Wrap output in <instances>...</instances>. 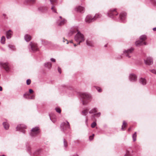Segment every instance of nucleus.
Listing matches in <instances>:
<instances>
[{
	"label": "nucleus",
	"mask_w": 156,
	"mask_h": 156,
	"mask_svg": "<svg viewBox=\"0 0 156 156\" xmlns=\"http://www.w3.org/2000/svg\"><path fill=\"white\" fill-rule=\"evenodd\" d=\"M108 17L116 21L125 23L126 22V14L125 12H122L119 15L116 9H110L107 13Z\"/></svg>",
	"instance_id": "f257e3e1"
},
{
	"label": "nucleus",
	"mask_w": 156,
	"mask_h": 156,
	"mask_svg": "<svg viewBox=\"0 0 156 156\" xmlns=\"http://www.w3.org/2000/svg\"><path fill=\"white\" fill-rule=\"evenodd\" d=\"M94 135V134H93L92 136H89V140L90 141L92 140L93 139Z\"/></svg>",
	"instance_id": "49530a36"
},
{
	"label": "nucleus",
	"mask_w": 156,
	"mask_h": 156,
	"mask_svg": "<svg viewBox=\"0 0 156 156\" xmlns=\"http://www.w3.org/2000/svg\"><path fill=\"white\" fill-rule=\"evenodd\" d=\"M88 110L87 109H86L82 111V114L83 115H86L87 113L88 112Z\"/></svg>",
	"instance_id": "72a5a7b5"
},
{
	"label": "nucleus",
	"mask_w": 156,
	"mask_h": 156,
	"mask_svg": "<svg viewBox=\"0 0 156 156\" xmlns=\"http://www.w3.org/2000/svg\"><path fill=\"white\" fill-rule=\"evenodd\" d=\"M73 45H74V46H75V47H76L77 46V45L76 44H73Z\"/></svg>",
	"instance_id": "13d9d810"
},
{
	"label": "nucleus",
	"mask_w": 156,
	"mask_h": 156,
	"mask_svg": "<svg viewBox=\"0 0 156 156\" xmlns=\"http://www.w3.org/2000/svg\"><path fill=\"white\" fill-rule=\"evenodd\" d=\"M39 132V128L38 127H35L31 129L30 134L31 136H34L38 134Z\"/></svg>",
	"instance_id": "1a4fd4ad"
},
{
	"label": "nucleus",
	"mask_w": 156,
	"mask_h": 156,
	"mask_svg": "<svg viewBox=\"0 0 156 156\" xmlns=\"http://www.w3.org/2000/svg\"><path fill=\"white\" fill-rule=\"evenodd\" d=\"M133 50L134 48H131L124 51L123 54L126 57L130 58L132 56Z\"/></svg>",
	"instance_id": "0eeeda50"
},
{
	"label": "nucleus",
	"mask_w": 156,
	"mask_h": 156,
	"mask_svg": "<svg viewBox=\"0 0 156 156\" xmlns=\"http://www.w3.org/2000/svg\"><path fill=\"white\" fill-rule=\"evenodd\" d=\"M97 112V108H94L90 110L89 112V113L90 114H93L94 113H96Z\"/></svg>",
	"instance_id": "2f4dec72"
},
{
	"label": "nucleus",
	"mask_w": 156,
	"mask_h": 156,
	"mask_svg": "<svg viewBox=\"0 0 156 156\" xmlns=\"http://www.w3.org/2000/svg\"><path fill=\"white\" fill-rule=\"evenodd\" d=\"M96 88V89L98 91V92H100L101 91V90L99 87H95Z\"/></svg>",
	"instance_id": "09e8293b"
},
{
	"label": "nucleus",
	"mask_w": 156,
	"mask_h": 156,
	"mask_svg": "<svg viewBox=\"0 0 156 156\" xmlns=\"http://www.w3.org/2000/svg\"><path fill=\"white\" fill-rule=\"evenodd\" d=\"M63 42H65L66 41V44H68L69 42H68V40L67 39H65L64 37L63 38Z\"/></svg>",
	"instance_id": "de8ad7c7"
},
{
	"label": "nucleus",
	"mask_w": 156,
	"mask_h": 156,
	"mask_svg": "<svg viewBox=\"0 0 156 156\" xmlns=\"http://www.w3.org/2000/svg\"><path fill=\"white\" fill-rule=\"evenodd\" d=\"M127 125V123L125 121H123L122 125V126L121 129L124 130V128L126 127Z\"/></svg>",
	"instance_id": "c756f323"
},
{
	"label": "nucleus",
	"mask_w": 156,
	"mask_h": 156,
	"mask_svg": "<svg viewBox=\"0 0 156 156\" xmlns=\"http://www.w3.org/2000/svg\"><path fill=\"white\" fill-rule=\"evenodd\" d=\"M2 90V87L1 86H0V91H1Z\"/></svg>",
	"instance_id": "5fc2aeb1"
},
{
	"label": "nucleus",
	"mask_w": 156,
	"mask_h": 156,
	"mask_svg": "<svg viewBox=\"0 0 156 156\" xmlns=\"http://www.w3.org/2000/svg\"><path fill=\"white\" fill-rule=\"evenodd\" d=\"M63 143L64 146L65 148V149H66L68 146V143L67 141L65 139L63 140Z\"/></svg>",
	"instance_id": "c9c22d12"
},
{
	"label": "nucleus",
	"mask_w": 156,
	"mask_h": 156,
	"mask_svg": "<svg viewBox=\"0 0 156 156\" xmlns=\"http://www.w3.org/2000/svg\"><path fill=\"white\" fill-rule=\"evenodd\" d=\"M131 129V128H129L128 129V131H130Z\"/></svg>",
	"instance_id": "6e6d98bb"
},
{
	"label": "nucleus",
	"mask_w": 156,
	"mask_h": 156,
	"mask_svg": "<svg viewBox=\"0 0 156 156\" xmlns=\"http://www.w3.org/2000/svg\"><path fill=\"white\" fill-rule=\"evenodd\" d=\"M78 31H80L79 30V28L77 26L71 28L70 32L69 34L70 35H72L76 33V32L77 33Z\"/></svg>",
	"instance_id": "2eb2a0df"
},
{
	"label": "nucleus",
	"mask_w": 156,
	"mask_h": 156,
	"mask_svg": "<svg viewBox=\"0 0 156 156\" xmlns=\"http://www.w3.org/2000/svg\"><path fill=\"white\" fill-rule=\"evenodd\" d=\"M129 79L131 82H135L137 80V76L134 73H131L129 75Z\"/></svg>",
	"instance_id": "4468645a"
},
{
	"label": "nucleus",
	"mask_w": 156,
	"mask_h": 156,
	"mask_svg": "<svg viewBox=\"0 0 156 156\" xmlns=\"http://www.w3.org/2000/svg\"><path fill=\"white\" fill-rule=\"evenodd\" d=\"M30 95V93L28 92H26L23 94V96L25 98L27 99H29V98Z\"/></svg>",
	"instance_id": "cd10ccee"
},
{
	"label": "nucleus",
	"mask_w": 156,
	"mask_h": 156,
	"mask_svg": "<svg viewBox=\"0 0 156 156\" xmlns=\"http://www.w3.org/2000/svg\"><path fill=\"white\" fill-rule=\"evenodd\" d=\"M52 6L51 9L53 12L56 13H57L56 11V9L55 5L56 4L57 2V0H49Z\"/></svg>",
	"instance_id": "9b49d317"
},
{
	"label": "nucleus",
	"mask_w": 156,
	"mask_h": 156,
	"mask_svg": "<svg viewBox=\"0 0 156 156\" xmlns=\"http://www.w3.org/2000/svg\"><path fill=\"white\" fill-rule=\"evenodd\" d=\"M75 40L78 43L77 45H80V43L83 42L85 40L84 35L80 31H78L74 37Z\"/></svg>",
	"instance_id": "7ed1b4c3"
},
{
	"label": "nucleus",
	"mask_w": 156,
	"mask_h": 156,
	"mask_svg": "<svg viewBox=\"0 0 156 156\" xmlns=\"http://www.w3.org/2000/svg\"><path fill=\"white\" fill-rule=\"evenodd\" d=\"M13 32L11 30H9L6 32V37L7 39H10L13 35Z\"/></svg>",
	"instance_id": "6ab92c4d"
},
{
	"label": "nucleus",
	"mask_w": 156,
	"mask_h": 156,
	"mask_svg": "<svg viewBox=\"0 0 156 156\" xmlns=\"http://www.w3.org/2000/svg\"><path fill=\"white\" fill-rule=\"evenodd\" d=\"M101 115V113L100 112L94 114L92 116L93 118H94L95 116H96L98 117H99Z\"/></svg>",
	"instance_id": "58836bf2"
},
{
	"label": "nucleus",
	"mask_w": 156,
	"mask_h": 156,
	"mask_svg": "<svg viewBox=\"0 0 156 156\" xmlns=\"http://www.w3.org/2000/svg\"><path fill=\"white\" fill-rule=\"evenodd\" d=\"M81 99L83 105H85L88 103V101L91 99L90 95L87 93H82L80 94Z\"/></svg>",
	"instance_id": "f03ea898"
},
{
	"label": "nucleus",
	"mask_w": 156,
	"mask_h": 156,
	"mask_svg": "<svg viewBox=\"0 0 156 156\" xmlns=\"http://www.w3.org/2000/svg\"><path fill=\"white\" fill-rule=\"evenodd\" d=\"M2 125L5 129L8 130L9 129V125L8 122L7 120L6 119L5 120V121L2 123Z\"/></svg>",
	"instance_id": "aec40b11"
},
{
	"label": "nucleus",
	"mask_w": 156,
	"mask_h": 156,
	"mask_svg": "<svg viewBox=\"0 0 156 156\" xmlns=\"http://www.w3.org/2000/svg\"><path fill=\"white\" fill-rule=\"evenodd\" d=\"M69 42L71 43H73V41H69Z\"/></svg>",
	"instance_id": "4d7b16f0"
},
{
	"label": "nucleus",
	"mask_w": 156,
	"mask_h": 156,
	"mask_svg": "<svg viewBox=\"0 0 156 156\" xmlns=\"http://www.w3.org/2000/svg\"><path fill=\"white\" fill-rule=\"evenodd\" d=\"M55 110L56 112L58 113H60L61 112V110L60 109V108H59L57 107L55 108Z\"/></svg>",
	"instance_id": "ea45409f"
},
{
	"label": "nucleus",
	"mask_w": 156,
	"mask_h": 156,
	"mask_svg": "<svg viewBox=\"0 0 156 156\" xmlns=\"http://www.w3.org/2000/svg\"><path fill=\"white\" fill-rule=\"evenodd\" d=\"M49 115V117H50V119L51 120V116H50V115Z\"/></svg>",
	"instance_id": "052dcab7"
},
{
	"label": "nucleus",
	"mask_w": 156,
	"mask_h": 156,
	"mask_svg": "<svg viewBox=\"0 0 156 156\" xmlns=\"http://www.w3.org/2000/svg\"><path fill=\"white\" fill-rule=\"evenodd\" d=\"M31 36L28 34H26L24 36V39L27 42L31 40Z\"/></svg>",
	"instance_id": "a878e982"
},
{
	"label": "nucleus",
	"mask_w": 156,
	"mask_h": 156,
	"mask_svg": "<svg viewBox=\"0 0 156 156\" xmlns=\"http://www.w3.org/2000/svg\"><path fill=\"white\" fill-rule=\"evenodd\" d=\"M44 66L48 69H50L52 67V64L50 62H47L44 64Z\"/></svg>",
	"instance_id": "393cba45"
},
{
	"label": "nucleus",
	"mask_w": 156,
	"mask_h": 156,
	"mask_svg": "<svg viewBox=\"0 0 156 156\" xmlns=\"http://www.w3.org/2000/svg\"><path fill=\"white\" fill-rule=\"evenodd\" d=\"M97 125L96 123L95 122H93L91 124V127L92 128H94Z\"/></svg>",
	"instance_id": "a19ab883"
},
{
	"label": "nucleus",
	"mask_w": 156,
	"mask_h": 156,
	"mask_svg": "<svg viewBox=\"0 0 156 156\" xmlns=\"http://www.w3.org/2000/svg\"><path fill=\"white\" fill-rule=\"evenodd\" d=\"M139 82L140 84L145 85L147 84V80L144 78H140L139 80Z\"/></svg>",
	"instance_id": "4be33fe9"
},
{
	"label": "nucleus",
	"mask_w": 156,
	"mask_h": 156,
	"mask_svg": "<svg viewBox=\"0 0 156 156\" xmlns=\"http://www.w3.org/2000/svg\"><path fill=\"white\" fill-rule=\"evenodd\" d=\"M0 66L3 68L6 71L9 72L10 71V65L8 62H0Z\"/></svg>",
	"instance_id": "6e6552de"
},
{
	"label": "nucleus",
	"mask_w": 156,
	"mask_h": 156,
	"mask_svg": "<svg viewBox=\"0 0 156 156\" xmlns=\"http://www.w3.org/2000/svg\"><path fill=\"white\" fill-rule=\"evenodd\" d=\"M84 8L80 6H77L75 8V10L78 12L83 13L84 11Z\"/></svg>",
	"instance_id": "f3484780"
},
{
	"label": "nucleus",
	"mask_w": 156,
	"mask_h": 156,
	"mask_svg": "<svg viewBox=\"0 0 156 156\" xmlns=\"http://www.w3.org/2000/svg\"><path fill=\"white\" fill-rule=\"evenodd\" d=\"M34 91L33 90L31 89H30L29 90V93L30 94L32 93Z\"/></svg>",
	"instance_id": "603ef678"
},
{
	"label": "nucleus",
	"mask_w": 156,
	"mask_h": 156,
	"mask_svg": "<svg viewBox=\"0 0 156 156\" xmlns=\"http://www.w3.org/2000/svg\"><path fill=\"white\" fill-rule=\"evenodd\" d=\"M107 45L106 44V45H105V47H107Z\"/></svg>",
	"instance_id": "e2e57ef3"
},
{
	"label": "nucleus",
	"mask_w": 156,
	"mask_h": 156,
	"mask_svg": "<svg viewBox=\"0 0 156 156\" xmlns=\"http://www.w3.org/2000/svg\"><path fill=\"white\" fill-rule=\"evenodd\" d=\"M58 88L60 92L63 94L65 93L68 94L69 93V91H72L73 89V88L72 87L66 86L64 84L60 86Z\"/></svg>",
	"instance_id": "20e7f679"
},
{
	"label": "nucleus",
	"mask_w": 156,
	"mask_h": 156,
	"mask_svg": "<svg viewBox=\"0 0 156 156\" xmlns=\"http://www.w3.org/2000/svg\"><path fill=\"white\" fill-rule=\"evenodd\" d=\"M26 146L27 151H28L30 153V154L31 153V152L30 151L31 150V148L29 144L28 143H26Z\"/></svg>",
	"instance_id": "c85d7f7f"
},
{
	"label": "nucleus",
	"mask_w": 156,
	"mask_h": 156,
	"mask_svg": "<svg viewBox=\"0 0 156 156\" xmlns=\"http://www.w3.org/2000/svg\"><path fill=\"white\" fill-rule=\"evenodd\" d=\"M135 44L136 46H140L143 45H146L147 43L146 42H143L141 40H138L135 42Z\"/></svg>",
	"instance_id": "412c9836"
},
{
	"label": "nucleus",
	"mask_w": 156,
	"mask_h": 156,
	"mask_svg": "<svg viewBox=\"0 0 156 156\" xmlns=\"http://www.w3.org/2000/svg\"><path fill=\"white\" fill-rule=\"evenodd\" d=\"M31 80H30L29 79H27V85H29L31 83Z\"/></svg>",
	"instance_id": "c03bdc74"
},
{
	"label": "nucleus",
	"mask_w": 156,
	"mask_h": 156,
	"mask_svg": "<svg viewBox=\"0 0 156 156\" xmlns=\"http://www.w3.org/2000/svg\"><path fill=\"white\" fill-rule=\"evenodd\" d=\"M66 22V20L63 18H62V16H60L59 19L57 21V23L58 26H61L63 25Z\"/></svg>",
	"instance_id": "ddd939ff"
},
{
	"label": "nucleus",
	"mask_w": 156,
	"mask_h": 156,
	"mask_svg": "<svg viewBox=\"0 0 156 156\" xmlns=\"http://www.w3.org/2000/svg\"><path fill=\"white\" fill-rule=\"evenodd\" d=\"M38 10L40 12H44L47 10V9L45 6H40L38 8Z\"/></svg>",
	"instance_id": "5701e85b"
},
{
	"label": "nucleus",
	"mask_w": 156,
	"mask_h": 156,
	"mask_svg": "<svg viewBox=\"0 0 156 156\" xmlns=\"http://www.w3.org/2000/svg\"><path fill=\"white\" fill-rule=\"evenodd\" d=\"M149 71L151 72V73L154 74H156V70L154 69H150L149 70Z\"/></svg>",
	"instance_id": "a18cd8bd"
},
{
	"label": "nucleus",
	"mask_w": 156,
	"mask_h": 156,
	"mask_svg": "<svg viewBox=\"0 0 156 156\" xmlns=\"http://www.w3.org/2000/svg\"><path fill=\"white\" fill-rule=\"evenodd\" d=\"M26 126L23 124L19 125L16 127V131H20L23 133L24 134L25 132V131L24 129L26 128Z\"/></svg>",
	"instance_id": "f8f14e48"
},
{
	"label": "nucleus",
	"mask_w": 156,
	"mask_h": 156,
	"mask_svg": "<svg viewBox=\"0 0 156 156\" xmlns=\"http://www.w3.org/2000/svg\"><path fill=\"white\" fill-rule=\"evenodd\" d=\"M58 72L60 74H61V68L59 67H58Z\"/></svg>",
	"instance_id": "3c124183"
},
{
	"label": "nucleus",
	"mask_w": 156,
	"mask_h": 156,
	"mask_svg": "<svg viewBox=\"0 0 156 156\" xmlns=\"http://www.w3.org/2000/svg\"><path fill=\"white\" fill-rule=\"evenodd\" d=\"M29 46L32 51L35 52L38 50L37 44L35 43L31 42Z\"/></svg>",
	"instance_id": "9d476101"
},
{
	"label": "nucleus",
	"mask_w": 156,
	"mask_h": 156,
	"mask_svg": "<svg viewBox=\"0 0 156 156\" xmlns=\"http://www.w3.org/2000/svg\"><path fill=\"white\" fill-rule=\"evenodd\" d=\"M41 150L38 149L34 152L32 154H30V155L31 156H37L41 153Z\"/></svg>",
	"instance_id": "b1692460"
},
{
	"label": "nucleus",
	"mask_w": 156,
	"mask_h": 156,
	"mask_svg": "<svg viewBox=\"0 0 156 156\" xmlns=\"http://www.w3.org/2000/svg\"><path fill=\"white\" fill-rule=\"evenodd\" d=\"M35 97V96L34 94H32L31 95L30 97H29V98L28 99H34Z\"/></svg>",
	"instance_id": "79ce46f5"
},
{
	"label": "nucleus",
	"mask_w": 156,
	"mask_h": 156,
	"mask_svg": "<svg viewBox=\"0 0 156 156\" xmlns=\"http://www.w3.org/2000/svg\"><path fill=\"white\" fill-rule=\"evenodd\" d=\"M0 156H5V155H1Z\"/></svg>",
	"instance_id": "680f3d73"
},
{
	"label": "nucleus",
	"mask_w": 156,
	"mask_h": 156,
	"mask_svg": "<svg viewBox=\"0 0 156 156\" xmlns=\"http://www.w3.org/2000/svg\"><path fill=\"white\" fill-rule=\"evenodd\" d=\"M101 16L99 14H96L94 16L90 15H87L85 19V22L88 23L94 21L97 19L100 18Z\"/></svg>",
	"instance_id": "39448f33"
},
{
	"label": "nucleus",
	"mask_w": 156,
	"mask_h": 156,
	"mask_svg": "<svg viewBox=\"0 0 156 156\" xmlns=\"http://www.w3.org/2000/svg\"><path fill=\"white\" fill-rule=\"evenodd\" d=\"M150 1L154 5H156V2L155 0H150Z\"/></svg>",
	"instance_id": "37998d69"
},
{
	"label": "nucleus",
	"mask_w": 156,
	"mask_h": 156,
	"mask_svg": "<svg viewBox=\"0 0 156 156\" xmlns=\"http://www.w3.org/2000/svg\"><path fill=\"white\" fill-rule=\"evenodd\" d=\"M136 132H135L132 135V137L133 141H135L136 140Z\"/></svg>",
	"instance_id": "e433bc0d"
},
{
	"label": "nucleus",
	"mask_w": 156,
	"mask_h": 156,
	"mask_svg": "<svg viewBox=\"0 0 156 156\" xmlns=\"http://www.w3.org/2000/svg\"><path fill=\"white\" fill-rule=\"evenodd\" d=\"M86 44L89 47H93L94 46L93 41L90 39H87L86 40Z\"/></svg>",
	"instance_id": "dca6fc26"
},
{
	"label": "nucleus",
	"mask_w": 156,
	"mask_h": 156,
	"mask_svg": "<svg viewBox=\"0 0 156 156\" xmlns=\"http://www.w3.org/2000/svg\"><path fill=\"white\" fill-rule=\"evenodd\" d=\"M153 30L154 31H156V27L154 28L153 29Z\"/></svg>",
	"instance_id": "864d4df0"
},
{
	"label": "nucleus",
	"mask_w": 156,
	"mask_h": 156,
	"mask_svg": "<svg viewBox=\"0 0 156 156\" xmlns=\"http://www.w3.org/2000/svg\"><path fill=\"white\" fill-rule=\"evenodd\" d=\"M6 15L5 14H3V16H6Z\"/></svg>",
	"instance_id": "bf43d9fd"
},
{
	"label": "nucleus",
	"mask_w": 156,
	"mask_h": 156,
	"mask_svg": "<svg viewBox=\"0 0 156 156\" xmlns=\"http://www.w3.org/2000/svg\"><path fill=\"white\" fill-rule=\"evenodd\" d=\"M60 127L61 131L64 132H65L67 129H70V128L69 123L67 121L62 122L61 124Z\"/></svg>",
	"instance_id": "423d86ee"
},
{
	"label": "nucleus",
	"mask_w": 156,
	"mask_h": 156,
	"mask_svg": "<svg viewBox=\"0 0 156 156\" xmlns=\"http://www.w3.org/2000/svg\"><path fill=\"white\" fill-rule=\"evenodd\" d=\"M8 47L9 49L12 51H16V48L14 45L9 44L8 45Z\"/></svg>",
	"instance_id": "bb28decb"
},
{
	"label": "nucleus",
	"mask_w": 156,
	"mask_h": 156,
	"mask_svg": "<svg viewBox=\"0 0 156 156\" xmlns=\"http://www.w3.org/2000/svg\"><path fill=\"white\" fill-rule=\"evenodd\" d=\"M144 62L146 65H150L153 63V60L151 58L149 57L144 60Z\"/></svg>",
	"instance_id": "a211bd4d"
},
{
	"label": "nucleus",
	"mask_w": 156,
	"mask_h": 156,
	"mask_svg": "<svg viewBox=\"0 0 156 156\" xmlns=\"http://www.w3.org/2000/svg\"><path fill=\"white\" fill-rule=\"evenodd\" d=\"M50 61L53 62H55L56 61V60L53 58H50Z\"/></svg>",
	"instance_id": "8fccbe9b"
},
{
	"label": "nucleus",
	"mask_w": 156,
	"mask_h": 156,
	"mask_svg": "<svg viewBox=\"0 0 156 156\" xmlns=\"http://www.w3.org/2000/svg\"><path fill=\"white\" fill-rule=\"evenodd\" d=\"M140 40L143 42L146 39V36L144 35H142L140 37Z\"/></svg>",
	"instance_id": "7c9ffc66"
},
{
	"label": "nucleus",
	"mask_w": 156,
	"mask_h": 156,
	"mask_svg": "<svg viewBox=\"0 0 156 156\" xmlns=\"http://www.w3.org/2000/svg\"><path fill=\"white\" fill-rule=\"evenodd\" d=\"M5 36H2L1 38V42L2 44H4L5 43Z\"/></svg>",
	"instance_id": "473e14b6"
},
{
	"label": "nucleus",
	"mask_w": 156,
	"mask_h": 156,
	"mask_svg": "<svg viewBox=\"0 0 156 156\" xmlns=\"http://www.w3.org/2000/svg\"><path fill=\"white\" fill-rule=\"evenodd\" d=\"M131 152H129V151H127L125 156H132Z\"/></svg>",
	"instance_id": "4c0bfd02"
},
{
	"label": "nucleus",
	"mask_w": 156,
	"mask_h": 156,
	"mask_svg": "<svg viewBox=\"0 0 156 156\" xmlns=\"http://www.w3.org/2000/svg\"><path fill=\"white\" fill-rule=\"evenodd\" d=\"M36 0H26L25 2L28 4H30V3L34 2Z\"/></svg>",
	"instance_id": "f704fd0d"
}]
</instances>
